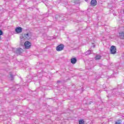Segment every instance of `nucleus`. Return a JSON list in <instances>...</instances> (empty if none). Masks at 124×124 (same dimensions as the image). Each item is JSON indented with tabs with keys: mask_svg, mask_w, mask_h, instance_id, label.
Here are the masks:
<instances>
[{
	"mask_svg": "<svg viewBox=\"0 0 124 124\" xmlns=\"http://www.w3.org/2000/svg\"><path fill=\"white\" fill-rule=\"evenodd\" d=\"M91 53H92L91 50H88L85 52V55L86 56H88V55H91Z\"/></svg>",
	"mask_w": 124,
	"mask_h": 124,
	"instance_id": "9b49d317",
	"label": "nucleus"
},
{
	"mask_svg": "<svg viewBox=\"0 0 124 124\" xmlns=\"http://www.w3.org/2000/svg\"><path fill=\"white\" fill-rule=\"evenodd\" d=\"M23 50L21 48H16L15 50V53L16 54H18V55H22Z\"/></svg>",
	"mask_w": 124,
	"mask_h": 124,
	"instance_id": "f03ea898",
	"label": "nucleus"
},
{
	"mask_svg": "<svg viewBox=\"0 0 124 124\" xmlns=\"http://www.w3.org/2000/svg\"><path fill=\"white\" fill-rule=\"evenodd\" d=\"M62 81H60V80H58L57 81V83L58 84H60V83H61Z\"/></svg>",
	"mask_w": 124,
	"mask_h": 124,
	"instance_id": "f3484780",
	"label": "nucleus"
},
{
	"mask_svg": "<svg viewBox=\"0 0 124 124\" xmlns=\"http://www.w3.org/2000/svg\"><path fill=\"white\" fill-rule=\"evenodd\" d=\"M63 48H64V45L61 44L57 46L56 50L59 52L60 51H62V50H63Z\"/></svg>",
	"mask_w": 124,
	"mask_h": 124,
	"instance_id": "39448f33",
	"label": "nucleus"
},
{
	"mask_svg": "<svg viewBox=\"0 0 124 124\" xmlns=\"http://www.w3.org/2000/svg\"><path fill=\"white\" fill-rule=\"evenodd\" d=\"M121 38H124V32H121L119 33Z\"/></svg>",
	"mask_w": 124,
	"mask_h": 124,
	"instance_id": "f8f14e48",
	"label": "nucleus"
},
{
	"mask_svg": "<svg viewBox=\"0 0 124 124\" xmlns=\"http://www.w3.org/2000/svg\"><path fill=\"white\" fill-rule=\"evenodd\" d=\"M3 34V32L1 30H0V35H2Z\"/></svg>",
	"mask_w": 124,
	"mask_h": 124,
	"instance_id": "dca6fc26",
	"label": "nucleus"
},
{
	"mask_svg": "<svg viewBox=\"0 0 124 124\" xmlns=\"http://www.w3.org/2000/svg\"><path fill=\"white\" fill-rule=\"evenodd\" d=\"M117 49H116V46H112L110 47V53L111 54H116Z\"/></svg>",
	"mask_w": 124,
	"mask_h": 124,
	"instance_id": "423d86ee",
	"label": "nucleus"
},
{
	"mask_svg": "<svg viewBox=\"0 0 124 124\" xmlns=\"http://www.w3.org/2000/svg\"><path fill=\"white\" fill-rule=\"evenodd\" d=\"M49 99H51V98H49Z\"/></svg>",
	"mask_w": 124,
	"mask_h": 124,
	"instance_id": "4be33fe9",
	"label": "nucleus"
},
{
	"mask_svg": "<svg viewBox=\"0 0 124 124\" xmlns=\"http://www.w3.org/2000/svg\"><path fill=\"white\" fill-rule=\"evenodd\" d=\"M92 103H93V102H90V104H92Z\"/></svg>",
	"mask_w": 124,
	"mask_h": 124,
	"instance_id": "a211bd4d",
	"label": "nucleus"
},
{
	"mask_svg": "<svg viewBox=\"0 0 124 124\" xmlns=\"http://www.w3.org/2000/svg\"><path fill=\"white\" fill-rule=\"evenodd\" d=\"M120 91V89H115L113 90L111 94L113 95V96H117V95H123L124 93H123V92H121Z\"/></svg>",
	"mask_w": 124,
	"mask_h": 124,
	"instance_id": "f257e3e1",
	"label": "nucleus"
},
{
	"mask_svg": "<svg viewBox=\"0 0 124 124\" xmlns=\"http://www.w3.org/2000/svg\"><path fill=\"white\" fill-rule=\"evenodd\" d=\"M31 37H30V34L29 33H23L22 35V39L27 40V39H30Z\"/></svg>",
	"mask_w": 124,
	"mask_h": 124,
	"instance_id": "7ed1b4c3",
	"label": "nucleus"
},
{
	"mask_svg": "<svg viewBox=\"0 0 124 124\" xmlns=\"http://www.w3.org/2000/svg\"><path fill=\"white\" fill-rule=\"evenodd\" d=\"M79 124H85V121H84V120H79Z\"/></svg>",
	"mask_w": 124,
	"mask_h": 124,
	"instance_id": "ddd939ff",
	"label": "nucleus"
},
{
	"mask_svg": "<svg viewBox=\"0 0 124 124\" xmlns=\"http://www.w3.org/2000/svg\"><path fill=\"white\" fill-rule=\"evenodd\" d=\"M90 4L92 6H95L97 4V1L96 0H92L90 2Z\"/></svg>",
	"mask_w": 124,
	"mask_h": 124,
	"instance_id": "0eeeda50",
	"label": "nucleus"
},
{
	"mask_svg": "<svg viewBox=\"0 0 124 124\" xmlns=\"http://www.w3.org/2000/svg\"><path fill=\"white\" fill-rule=\"evenodd\" d=\"M77 62V59H76V58H73L71 60V63H72L73 64H75V63L76 62Z\"/></svg>",
	"mask_w": 124,
	"mask_h": 124,
	"instance_id": "1a4fd4ad",
	"label": "nucleus"
},
{
	"mask_svg": "<svg viewBox=\"0 0 124 124\" xmlns=\"http://www.w3.org/2000/svg\"><path fill=\"white\" fill-rule=\"evenodd\" d=\"M1 40V37L0 36V40Z\"/></svg>",
	"mask_w": 124,
	"mask_h": 124,
	"instance_id": "6ab92c4d",
	"label": "nucleus"
},
{
	"mask_svg": "<svg viewBox=\"0 0 124 124\" xmlns=\"http://www.w3.org/2000/svg\"><path fill=\"white\" fill-rule=\"evenodd\" d=\"M24 46L26 49H30V47L31 46V44L29 41H26L24 43Z\"/></svg>",
	"mask_w": 124,
	"mask_h": 124,
	"instance_id": "20e7f679",
	"label": "nucleus"
},
{
	"mask_svg": "<svg viewBox=\"0 0 124 124\" xmlns=\"http://www.w3.org/2000/svg\"><path fill=\"white\" fill-rule=\"evenodd\" d=\"M85 1H88V0H84Z\"/></svg>",
	"mask_w": 124,
	"mask_h": 124,
	"instance_id": "aec40b11",
	"label": "nucleus"
},
{
	"mask_svg": "<svg viewBox=\"0 0 124 124\" xmlns=\"http://www.w3.org/2000/svg\"><path fill=\"white\" fill-rule=\"evenodd\" d=\"M22 31L23 29L21 27H17L16 29V32H17V33H20V32H22Z\"/></svg>",
	"mask_w": 124,
	"mask_h": 124,
	"instance_id": "6e6552de",
	"label": "nucleus"
},
{
	"mask_svg": "<svg viewBox=\"0 0 124 124\" xmlns=\"http://www.w3.org/2000/svg\"><path fill=\"white\" fill-rule=\"evenodd\" d=\"M10 77H11L12 80L14 79V76L12 75V74H10Z\"/></svg>",
	"mask_w": 124,
	"mask_h": 124,
	"instance_id": "2eb2a0df",
	"label": "nucleus"
},
{
	"mask_svg": "<svg viewBox=\"0 0 124 124\" xmlns=\"http://www.w3.org/2000/svg\"><path fill=\"white\" fill-rule=\"evenodd\" d=\"M95 59L97 61H98L101 59V56L97 55L95 57Z\"/></svg>",
	"mask_w": 124,
	"mask_h": 124,
	"instance_id": "9d476101",
	"label": "nucleus"
},
{
	"mask_svg": "<svg viewBox=\"0 0 124 124\" xmlns=\"http://www.w3.org/2000/svg\"><path fill=\"white\" fill-rule=\"evenodd\" d=\"M93 48H94V47H95V46H93Z\"/></svg>",
	"mask_w": 124,
	"mask_h": 124,
	"instance_id": "412c9836",
	"label": "nucleus"
},
{
	"mask_svg": "<svg viewBox=\"0 0 124 124\" xmlns=\"http://www.w3.org/2000/svg\"><path fill=\"white\" fill-rule=\"evenodd\" d=\"M55 18L56 19H59V18H61V16H60V15H56Z\"/></svg>",
	"mask_w": 124,
	"mask_h": 124,
	"instance_id": "4468645a",
	"label": "nucleus"
}]
</instances>
